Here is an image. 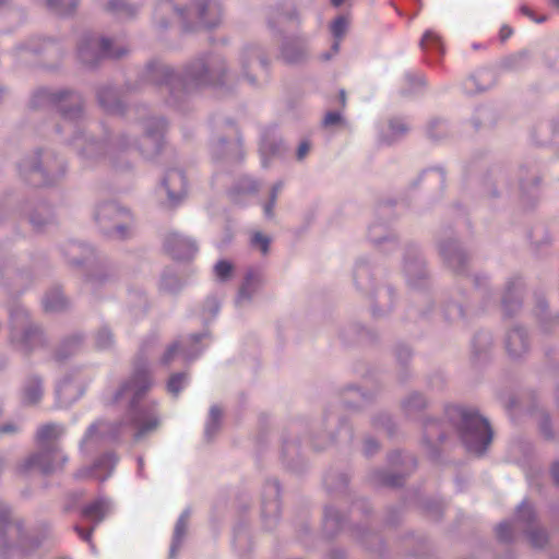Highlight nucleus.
<instances>
[{
	"label": "nucleus",
	"mask_w": 559,
	"mask_h": 559,
	"mask_svg": "<svg viewBox=\"0 0 559 559\" xmlns=\"http://www.w3.org/2000/svg\"><path fill=\"white\" fill-rule=\"evenodd\" d=\"M151 385L152 377L148 368L144 361L139 359L134 364L131 379L121 386L116 396L117 401L126 399L130 402L132 409L130 425L135 429V440H140L155 431L159 426V419L154 406L139 409L135 407L139 400L148 391Z\"/></svg>",
	"instance_id": "f257e3e1"
},
{
	"label": "nucleus",
	"mask_w": 559,
	"mask_h": 559,
	"mask_svg": "<svg viewBox=\"0 0 559 559\" xmlns=\"http://www.w3.org/2000/svg\"><path fill=\"white\" fill-rule=\"evenodd\" d=\"M63 433V428L55 424L41 426L37 431V442L43 448L38 454L27 460V468L38 467L43 473H52L61 468L67 457L58 448H49Z\"/></svg>",
	"instance_id": "f03ea898"
},
{
	"label": "nucleus",
	"mask_w": 559,
	"mask_h": 559,
	"mask_svg": "<svg viewBox=\"0 0 559 559\" xmlns=\"http://www.w3.org/2000/svg\"><path fill=\"white\" fill-rule=\"evenodd\" d=\"M461 417L462 440L468 452L481 455L492 441V430L489 423L477 413L466 409H457Z\"/></svg>",
	"instance_id": "7ed1b4c3"
},
{
	"label": "nucleus",
	"mask_w": 559,
	"mask_h": 559,
	"mask_svg": "<svg viewBox=\"0 0 559 559\" xmlns=\"http://www.w3.org/2000/svg\"><path fill=\"white\" fill-rule=\"evenodd\" d=\"M117 463V456L114 453H107L99 457L90 469H81L75 474L76 478H96L105 480L108 478Z\"/></svg>",
	"instance_id": "20e7f679"
},
{
	"label": "nucleus",
	"mask_w": 559,
	"mask_h": 559,
	"mask_svg": "<svg viewBox=\"0 0 559 559\" xmlns=\"http://www.w3.org/2000/svg\"><path fill=\"white\" fill-rule=\"evenodd\" d=\"M164 186L167 190L168 200L175 205L186 195V178L179 170H169L164 178Z\"/></svg>",
	"instance_id": "39448f33"
},
{
	"label": "nucleus",
	"mask_w": 559,
	"mask_h": 559,
	"mask_svg": "<svg viewBox=\"0 0 559 559\" xmlns=\"http://www.w3.org/2000/svg\"><path fill=\"white\" fill-rule=\"evenodd\" d=\"M198 16L203 21L204 26L214 27L221 16V8L216 0H195L193 3Z\"/></svg>",
	"instance_id": "423d86ee"
},
{
	"label": "nucleus",
	"mask_w": 559,
	"mask_h": 559,
	"mask_svg": "<svg viewBox=\"0 0 559 559\" xmlns=\"http://www.w3.org/2000/svg\"><path fill=\"white\" fill-rule=\"evenodd\" d=\"M167 250L175 259H185L194 253L195 247L191 241L178 235H171L167 240Z\"/></svg>",
	"instance_id": "0eeeda50"
},
{
	"label": "nucleus",
	"mask_w": 559,
	"mask_h": 559,
	"mask_svg": "<svg viewBox=\"0 0 559 559\" xmlns=\"http://www.w3.org/2000/svg\"><path fill=\"white\" fill-rule=\"evenodd\" d=\"M109 502L105 499H97L92 503L87 504L82 510V515L98 524L104 520L106 514L109 512Z\"/></svg>",
	"instance_id": "6e6552de"
},
{
	"label": "nucleus",
	"mask_w": 559,
	"mask_h": 559,
	"mask_svg": "<svg viewBox=\"0 0 559 559\" xmlns=\"http://www.w3.org/2000/svg\"><path fill=\"white\" fill-rule=\"evenodd\" d=\"M527 348L525 333L515 329L512 330L507 336V349L512 356H519Z\"/></svg>",
	"instance_id": "1a4fd4ad"
},
{
	"label": "nucleus",
	"mask_w": 559,
	"mask_h": 559,
	"mask_svg": "<svg viewBox=\"0 0 559 559\" xmlns=\"http://www.w3.org/2000/svg\"><path fill=\"white\" fill-rule=\"evenodd\" d=\"M41 394L40 381L32 378L24 389L23 401L26 404H36L40 400Z\"/></svg>",
	"instance_id": "9d476101"
},
{
	"label": "nucleus",
	"mask_w": 559,
	"mask_h": 559,
	"mask_svg": "<svg viewBox=\"0 0 559 559\" xmlns=\"http://www.w3.org/2000/svg\"><path fill=\"white\" fill-rule=\"evenodd\" d=\"M348 25V21L344 16H338L331 24V32L333 36L336 38L335 44L333 45L334 52H337L340 40L344 36L346 28Z\"/></svg>",
	"instance_id": "9b49d317"
},
{
	"label": "nucleus",
	"mask_w": 559,
	"mask_h": 559,
	"mask_svg": "<svg viewBox=\"0 0 559 559\" xmlns=\"http://www.w3.org/2000/svg\"><path fill=\"white\" fill-rule=\"evenodd\" d=\"M111 41L107 38H102L99 41V51L100 55L104 57H111V58H119L123 56L127 50L119 48V49H112Z\"/></svg>",
	"instance_id": "f8f14e48"
},
{
	"label": "nucleus",
	"mask_w": 559,
	"mask_h": 559,
	"mask_svg": "<svg viewBox=\"0 0 559 559\" xmlns=\"http://www.w3.org/2000/svg\"><path fill=\"white\" fill-rule=\"evenodd\" d=\"M66 300L59 293L48 295L44 300V307L47 311L60 310L64 307Z\"/></svg>",
	"instance_id": "ddd939ff"
},
{
	"label": "nucleus",
	"mask_w": 559,
	"mask_h": 559,
	"mask_svg": "<svg viewBox=\"0 0 559 559\" xmlns=\"http://www.w3.org/2000/svg\"><path fill=\"white\" fill-rule=\"evenodd\" d=\"M515 518L520 523L530 524L534 520V510L532 506L526 501L522 502L518 508Z\"/></svg>",
	"instance_id": "4468645a"
},
{
	"label": "nucleus",
	"mask_w": 559,
	"mask_h": 559,
	"mask_svg": "<svg viewBox=\"0 0 559 559\" xmlns=\"http://www.w3.org/2000/svg\"><path fill=\"white\" fill-rule=\"evenodd\" d=\"M421 46L424 49L436 48L442 51V43L440 37L431 31H428L424 34L421 39Z\"/></svg>",
	"instance_id": "2eb2a0df"
},
{
	"label": "nucleus",
	"mask_w": 559,
	"mask_h": 559,
	"mask_svg": "<svg viewBox=\"0 0 559 559\" xmlns=\"http://www.w3.org/2000/svg\"><path fill=\"white\" fill-rule=\"evenodd\" d=\"M186 380L185 373H175L173 374L167 383V390L174 395H177L183 388V383Z\"/></svg>",
	"instance_id": "dca6fc26"
},
{
	"label": "nucleus",
	"mask_w": 559,
	"mask_h": 559,
	"mask_svg": "<svg viewBox=\"0 0 559 559\" xmlns=\"http://www.w3.org/2000/svg\"><path fill=\"white\" fill-rule=\"evenodd\" d=\"M214 272L217 278L226 281L233 272V264L226 260L218 261L215 264Z\"/></svg>",
	"instance_id": "f3484780"
},
{
	"label": "nucleus",
	"mask_w": 559,
	"mask_h": 559,
	"mask_svg": "<svg viewBox=\"0 0 559 559\" xmlns=\"http://www.w3.org/2000/svg\"><path fill=\"white\" fill-rule=\"evenodd\" d=\"M180 345L178 342L173 343L167 347L164 355L160 358V364L165 367L170 366L174 359L179 355Z\"/></svg>",
	"instance_id": "a211bd4d"
},
{
	"label": "nucleus",
	"mask_w": 559,
	"mask_h": 559,
	"mask_svg": "<svg viewBox=\"0 0 559 559\" xmlns=\"http://www.w3.org/2000/svg\"><path fill=\"white\" fill-rule=\"evenodd\" d=\"M12 530L19 531V526L9 521L8 511L0 503V534H8Z\"/></svg>",
	"instance_id": "6ab92c4d"
},
{
	"label": "nucleus",
	"mask_w": 559,
	"mask_h": 559,
	"mask_svg": "<svg viewBox=\"0 0 559 559\" xmlns=\"http://www.w3.org/2000/svg\"><path fill=\"white\" fill-rule=\"evenodd\" d=\"M527 535L531 545L534 547H543L547 543V535L543 530H530Z\"/></svg>",
	"instance_id": "aec40b11"
},
{
	"label": "nucleus",
	"mask_w": 559,
	"mask_h": 559,
	"mask_svg": "<svg viewBox=\"0 0 559 559\" xmlns=\"http://www.w3.org/2000/svg\"><path fill=\"white\" fill-rule=\"evenodd\" d=\"M294 50V47L292 45H286L284 48H283V51H282V55H283V58L287 61V62H298L299 60H301L302 56H304V49L302 48H298L297 49V52H293Z\"/></svg>",
	"instance_id": "412c9836"
},
{
	"label": "nucleus",
	"mask_w": 559,
	"mask_h": 559,
	"mask_svg": "<svg viewBox=\"0 0 559 559\" xmlns=\"http://www.w3.org/2000/svg\"><path fill=\"white\" fill-rule=\"evenodd\" d=\"M252 245L259 247L263 254L267 253L270 239L261 233H255L252 237Z\"/></svg>",
	"instance_id": "4be33fe9"
},
{
	"label": "nucleus",
	"mask_w": 559,
	"mask_h": 559,
	"mask_svg": "<svg viewBox=\"0 0 559 559\" xmlns=\"http://www.w3.org/2000/svg\"><path fill=\"white\" fill-rule=\"evenodd\" d=\"M496 533L500 540L507 542L512 536V525L509 522H502L497 526Z\"/></svg>",
	"instance_id": "5701e85b"
},
{
	"label": "nucleus",
	"mask_w": 559,
	"mask_h": 559,
	"mask_svg": "<svg viewBox=\"0 0 559 559\" xmlns=\"http://www.w3.org/2000/svg\"><path fill=\"white\" fill-rule=\"evenodd\" d=\"M187 524H188V514H182L177 524H176V527H175V539L177 543H180V540L182 539L185 533H186V530H187Z\"/></svg>",
	"instance_id": "b1692460"
},
{
	"label": "nucleus",
	"mask_w": 559,
	"mask_h": 559,
	"mask_svg": "<svg viewBox=\"0 0 559 559\" xmlns=\"http://www.w3.org/2000/svg\"><path fill=\"white\" fill-rule=\"evenodd\" d=\"M282 189V183L278 182L276 185H274L273 189H272V198H271V202L269 204L265 205V214L266 216L271 217L272 216V210H273V206H274V203H275V200H276V195L278 193V191Z\"/></svg>",
	"instance_id": "393cba45"
},
{
	"label": "nucleus",
	"mask_w": 559,
	"mask_h": 559,
	"mask_svg": "<svg viewBox=\"0 0 559 559\" xmlns=\"http://www.w3.org/2000/svg\"><path fill=\"white\" fill-rule=\"evenodd\" d=\"M97 346L104 348L111 344V334L107 330H102L97 335Z\"/></svg>",
	"instance_id": "a878e982"
},
{
	"label": "nucleus",
	"mask_w": 559,
	"mask_h": 559,
	"mask_svg": "<svg viewBox=\"0 0 559 559\" xmlns=\"http://www.w3.org/2000/svg\"><path fill=\"white\" fill-rule=\"evenodd\" d=\"M342 121V116L340 112L330 111L325 115L323 119L324 126H334Z\"/></svg>",
	"instance_id": "bb28decb"
},
{
	"label": "nucleus",
	"mask_w": 559,
	"mask_h": 559,
	"mask_svg": "<svg viewBox=\"0 0 559 559\" xmlns=\"http://www.w3.org/2000/svg\"><path fill=\"white\" fill-rule=\"evenodd\" d=\"M37 338H39V332L37 330L29 329V330L25 331V333L21 340V343L27 345L29 342H32L33 340H37Z\"/></svg>",
	"instance_id": "cd10ccee"
},
{
	"label": "nucleus",
	"mask_w": 559,
	"mask_h": 559,
	"mask_svg": "<svg viewBox=\"0 0 559 559\" xmlns=\"http://www.w3.org/2000/svg\"><path fill=\"white\" fill-rule=\"evenodd\" d=\"M155 123H156V127H157L158 131L157 132H153L152 130H148L147 131V135H146L147 140L156 141L158 133L164 131V129H165L164 120L159 119V120L155 121Z\"/></svg>",
	"instance_id": "c85d7f7f"
},
{
	"label": "nucleus",
	"mask_w": 559,
	"mask_h": 559,
	"mask_svg": "<svg viewBox=\"0 0 559 559\" xmlns=\"http://www.w3.org/2000/svg\"><path fill=\"white\" fill-rule=\"evenodd\" d=\"M310 151V145L308 142L304 141L299 144L297 150L298 159H302Z\"/></svg>",
	"instance_id": "c756f323"
},
{
	"label": "nucleus",
	"mask_w": 559,
	"mask_h": 559,
	"mask_svg": "<svg viewBox=\"0 0 559 559\" xmlns=\"http://www.w3.org/2000/svg\"><path fill=\"white\" fill-rule=\"evenodd\" d=\"M75 532L79 534V536L84 539V540H90L91 536H92V533H93V528L86 531L80 526H75L74 527Z\"/></svg>",
	"instance_id": "7c9ffc66"
},
{
	"label": "nucleus",
	"mask_w": 559,
	"mask_h": 559,
	"mask_svg": "<svg viewBox=\"0 0 559 559\" xmlns=\"http://www.w3.org/2000/svg\"><path fill=\"white\" fill-rule=\"evenodd\" d=\"M62 1L63 0H48L47 3L51 9L56 10L60 14H63L67 13V11L61 8Z\"/></svg>",
	"instance_id": "2f4dec72"
},
{
	"label": "nucleus",
	"mask_w": 559,
	"mask_h": 559,
	"mask_svg": "<svg viewBox=\"0 0 559 559\" xmlns=\"http://www.w3.org/2000/svg\"><path fill=\"white\" fill-rule=\"evenodd\" d=\"M222 412L218 407L214 406L211 408L210 416L214 425H216L221 418Z\"/></svg>",
	"instance_id": "473e14b6"
},
{
	"label": "nucleus",
	"mask_w": 559,
	"mask_h": 559,
	"mask_svg": "<svg viewBox=\"0 0 559 559\" xmlns=\"http://www.w3.org/2000/svg\"><path fill=\"white\" fill-rule=\"evenodd\" d=\"M390 126L394 133H404L407 130L403 123L397 121H392Z\"/></svg>",
	"instance_id": "72a5a7b5"
},
{
	"label": "nucleus",
	"mask_w": 559,
	"mask_h": 559,
	"mask_svg": "<svg viewBox=\"0 0 559 559\" xmlns=\"http://www.w3.org/2000/svg\"><path fill=\"white\" fill-rule=\"evenodd\" d=\"M91 46H92V43L88 41L86 45L81 46L79 49L80 58L84 62H90V60L86 57V50L90 49Z\"/></svg>",
	"instance_id": "f704fd0d"
},
{
	"label": "nucleus",
	"mask_w": 559,
	"mask_h": 559,
	"mask_svg": "<svg viewBox=\"0 0 559 559\" xmlns=\"http://www.w3.org/2000/svg\"><path fill=\"white\" fill-rule=\"evenodd\" d=\"M512 35V28L510 26H502L500 29V37L502 40L508 39Z\"/></svg>",
	"instance_id": "c9c22d12"
},
{
	"label": "nucleus",
	"mask_w": 559,
	"mask_h": 559,
	"mask_svg": "<svg viewBox=\"0 0 559 559\" xmlns=\"http://www.w3.org/2000/svg\"><path fill=\"white\" fill-rule=\"evenodd\" d=\"M209 74V70L207 69H203L202 73H198L194 75V80L200 82V83H203L206 81V76Z\"/></svg>",
	"instance_id": "e433bc0d"
},
{
	"label": "nucleus",
	"mask_w": 559,
	"mask_h": 559,
	"mask_svg": "<svg viewBox=\"0 0 559 559\" xmlns=\"http://www.w3.org/2000/svg\"><path fill=\"white\" fill-rule=\"evenodd\" d=\"M551 474L557 484H559V462L555 463L551 467Z\"/></svg>",
	"instance_id": "4c0bfd02"
},
{
	"label": "nucleus",
	"mask_w": 559,
	"mask_h": 559,
	"mask_svg": "<svg viewBox=\"0 0 559 559\" xmlns=\"http://www.w3.org/2000/svg\"><path fill=\"white\" fill-rule=\"evenodd\" d=\"M15 431V427L12 425H4L0 427V435Z\"/></svg>",
	"instance_id": "58836bf2"
},
{
	"label": "nucleus",
	"mask_w": 559,
	"mask_h": 559,
	"mask_svg": "<svg viewBox=\"0 0 559 559\" xmlns=\"http://www.w3.org/2000/svg\"><path fill=\"white\" fill-rule=\"evenodd\" d=\"M66 96L69 97L72 103H76L78 102V97L74 94H71V93H67L66 95H61L60 99L66 97Z\"/></svg>",
	"instance_id": "ea45409f"
},
{
	"label": "nucleus",
	"mask_w": 559,
	"mask_h": 559,
	"mask_svg": "<svg viewBox=\"0 0 559 559\" xmlns=\"http://www.w3.org/2000/svg\"><path fill=\"white\" fill-rule=\"evenodd\" d=\"M170 7H171L170 3H168V2L159 3V9L162 11H167Z\"/></svg>",
	"instance_id": "a19ab883"
},
{
	"label": "nucleus",
	"mask_w": 559,
	"mask_h": 559,
	"mask_svg": "<svg viewBox=\"0 0 559 559\" xmlns=\"http://www.w3.org/2000/svg\"><path fill=\"white\" fill-rule=\"evenodd\" d=\"M521 11H522L525 15H528V16H531V15H532V12H531V10H530L527 7H522V8H521Z\"/></svg>",
	"instance_id": "79ce46f5"
},
{
	"label": "nucleus",
	"mask_w": 559,
	"mask_h": 559,
	"mask_svg": "<svg viewBox=\"0 0 559 559\" xmlns=\"http://www.w3.org/2000/svg\"><path fill=\"white\" fill-rule=\"evenodd\" d=\"M162 72L165 74L166 78L171 75L170 70L168 68H166V67L162 68Z\"/></svg>",
	"instance_id": "37998d69"
},
{
	"label": "nucleus",
	"mask_w": 559,
	"mask_h": 559,
	"mask_svg": "<svg viewBox=\"0 0 559 559\" xmlns=\"http://www.w3.org/2000/svg\"><path fill=\"white\" fill-rule=\"evenodd\" d=\"M334 7H340L345 0H331Z\"/></svg>",
	"instance_id": "c03bdc74"
},
{
	"label": "nucleus",
	"mask_w": 559,
	"mask_h": 559,
	"mask_svg": "<svg viewBox=\"0 0 559 559\" xmlns=\"http://www.w3.org/2000/svg\"><path fill=\"white\" fill-rule=\"evenodd\" d=\"M340 97H341V102H342V104L344 105V104H345V100H346L345 92H344V91H342V92H341Z\"/></svg>",
	"instance_id": "a18cd8bd"
},
{
	"label": "nucleus",
	"mask_w": 559,
	"mask_h": 559,
	"mask_svg": "<svg viewBox=\"0 0 559 559\" xmlns=\"http://www.w3.org/2000/svg\"><path fill=\"white\" fill-rule=\"evenodd\" d=\"M550 2H551L555 7L559 8V0H550Z\"/></svg>",
	"instance_id": "49530a36"
},
{
	"label": "nucleus",
	"mask_w": 559,
	"mask_h": 559,
	"mask_svg": "<svg viewBox=\"0 0 559 559\" xmlns=\"http://www.w3.org/2000/svg\"><path fill=\"white\" fill-rule=\"evenodd\" d=\"M175 12H176L179 16H183V11H182V10L175 9Z\"/></svg>",
	"instance_id": "de8ad7c7"
},
{
	"label": "nucleus",
	"mask_w": 559,
	"mask_h": 559,
	"mask_svg": "<svg viewBox=\"0 0 559 559\" xmlns=\"http://www.w3.org/2000/svg\"><path fill=\"white\" fill-rule=\"evenodd\" d=\"M62 115L64 117H70L71 116L70 111H68V110H62Z\"/></svg>",
	"instance_id": "09e8293b"
},
{
	"label": "nucleus",
	"mask_w": 559,
	"mask_h": 559,
	"mask_svg": "<svg viewBox=\"0 0 559 559\" xmlns=\"http://www.w3.org/2000/svg\"><path fill=\"white\" fill-rule=\"evenodd\" d=\"M109 8H110V10H116L117 9L115 3H110Z\"/></svg>",
	"instance_id": "8fccbe9b"
},
{
	"label": "nucleus",
	"mask_w": 559,
	"mask_h": 559,
	"mask_svg": "<svg viewBox=\"0 0 559 559\" xmlns=\"http://www.w3.org/2000/svg\"><path fill=\"white\" fill-rule=\"evenodd\" d=\"M367 445H370V448L371 447H376V444L373 442H371V441H367Z\"/></svg>",
	"instance_id": "3c124183"
},
{
	"label": "nucleus",
	"mask_w": 559,
	"mask_h": 559,
	"mask_svg": "<svg viewBox=\"0 0 559 559\" xmlns=\"http://www.w3.org/2000/svg\"><path fill=\"white\" fill-rule=\"evenodd\" d=\"M117 231H118L119 234L123 235V233H122V228H121V227H118V228H117Z\"/></svg>",
	"instance_id": "603ef678"
},
{
	"label": "nucleus",
	"mask_w": 559,
	"mask_h": 559,
	"mask_svg": "<svg viewBox=\"0 0 559 559\" xmlns=\"http://www.w3.org/2000/svg\"><path fill=\"white\" fill-rule=\"evenodd\" d=\"M2 3H3V0H0V4H2Z\"/></svg>",
	"instance_id": "864d4df0"
}]
</instances>
